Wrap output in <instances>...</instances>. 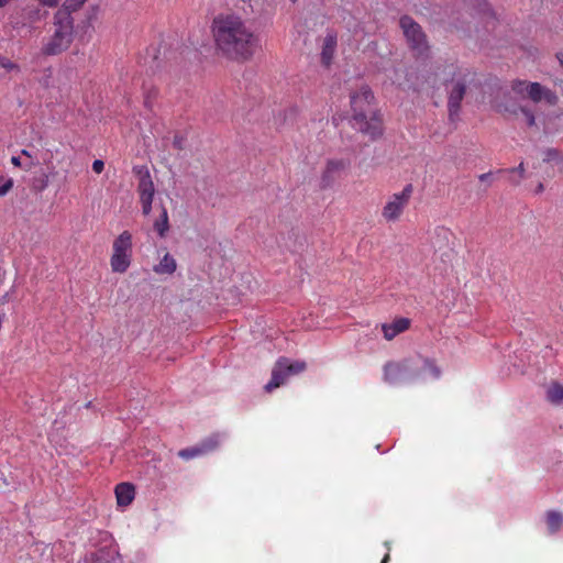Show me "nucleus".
Here are the masks:
<instances>
[{"label":"nucleus","mask_w":563,"mask_h":563,"mask_svg":"<svg viewBox=\"0 0 563 563\" xmlns=\"http://www.w3.org/2000/svg\"><path fill=\"white\" fill-rule=\"evenodd\" d=\"M13 187V180L4 176H0V197L5 196Z\"/></svg>","instance_id":"26"},{"label":"nucleus","mask_w":563,"mask_h":563,"mask_svg":"<svg viewBox=\"0 0 563 563\" xmlns=\"http://www.w3.org/2000/svg\"><path fill=\"white\" fill-rule=\"evenodd\" d=\"M374 99L372 90L363 86L358 92L351 95L353 110L352 126L357 131L376 139L382 134L380 119L372 111L371 103Z\"/></svg>","instance_id":"2"},{"label":"nucleus","mask_w":563,"mask_h":563,"mask_svg":"<svg viewBox=\"0 0 563 563\" xmlns=\"http://www.w3.org/2000/svg\"><path fill=\"white\" fill-rule=\"evenodd\" d=\"M117 551L110 548H101L95 552H91L78 563H115Z\"/></svg>","instance_id":"14"},{"label":"nucleus","mask_w":563,"mask_h":563,"mask_svg":"<svg viewBox=\"0 0 563 563\" xmlns=\"http://www.w3.org/2000/svg\"><path fill=\"white\" fill-rule=\"evenodd\" d=\"M134 170L140 176L137 185L140 199H153L155 189L150 172L144 167H134Z\"/></svg>","instance_id":"12"},{"label":"nucleus","mask_w":563,"mask_h":563,"mask_svg":"<svg viewBox=\"0 0 563 563\" xmlns=\"http://www.w3.org/2000/svg\"><path fill=\"white\" fill-rule=\"evenodd\" d=\"M563 525V515L559 511L547 512V527L550 534L556 533Z\"/></svg>","instance_id":"22"},{"label":"nucleus","mask_w":563,"mask_h":563,"mask_svg":"<svg viewBox=\"0 0 563 563\" xmlns=\"http://www.w3.org/2000/svg\"><path fill=\"white\" fill-rule=\"evenodd\" d=\"M288 377H289V375L285 371L284 363H280L279 361H277L272 371V378L265 385V390L272 391L273 389L282 386L283 384H285V382L287 380Z\"/></svg>","instance_id":"16"},{"label":"nucleus","mask_w":563,"mask_h":563,"mask_svg":"<svg viewBox=\"0 0 563 563\" xmlns=\"http://www.w3.org/2000/svg\"><path fill=\"white\" fill-rule=\"evenodd\" d=\"M544 399L554 407H563V384L551 380L544 386Z\"/></svg>","instance_id":"13"},{"label":"nucleus","mask_w":563,"mask_h":563,"mask_svg":"<svg viewBox=\"0 0 563 563\" xmlns=\"http://www.w3.org/2000/svg\"><path fill=\"white\" fill-rule=\"evenodd\" d=\"M11 163H12L14 166H16V167H22V166H23L25 169H29V168H31L33 165H35L37 162H33V161H32L31 163H29V164H24V165H23V164H22V162H21V157H20V156H12V157H11Z\"/></svg>","instance_id":"30"},{"label":"nucleus","mask_w":563,"mask_h":563,"mask_svg":"<svg viewBox=\"0 0 563 563\" xmlns=\"http://www.w3.org/2000/svg\"><path fill=\"white\" fill-rule=\"evenodd\" d=\"M43 5L46 7H56L59 0H38Z\"/></svg>","instance_id":"33"},{"label":"nucleus","mask_w":563,"mask_h":563,"mask_svg":"<svg viewBox=\"0 0 563 563\" xmlns=\"http://www.w3.org/2000/svg\"><path fill=\"white\" fill-rule=\"evenodd\" d=\"M115 496L119 506L130 505L135 496L134 486L130 483H120L115 487Z\"/></svg>","instance_id":"17"},{"label":"nucleus","mask_w":563,"mask_h":563,"mask_svg":"<svg viewBox=\"0 0 563 563\" xmlns=\"http://www.w3.org/2000/svg\"><path fill=\"white\" fill-rule=\"evenodd\" d=\"M349 162L345 159H329L321 175V188L331 187L340 175L347 168Z\"/></svg>","instance_id":"10"},{"label":"nucleus","mask_w":563,"mask_h":563,"mask_svg":"<svg viewBox=\"0 0 563 563\" xmlns=\"http://www.w3.org/2000/svg\"><path fill=\"white\" fill-rule=\"evenodd\" d=\"M292 2H295L296 0H291Z\"/></svg>","instance_id":"40"},{"label":"nucleus","mask_w":563,"mask_h":563,"mask_svg":"<svg viewBox=\"0 0 563 563\" xmlns=\"http://www.w3.org/2000/svg\"><path fill=\"white\" fill-rule=\"evenodd\" d=\"M542 191H543V185L539 184V186L537 188V192H542Z\"/></svg>","instance_id":"36"},{"label":"nucleus","mask_w":563,"mask_h":563,"mask_svg":"<svg viewBox=\"0 0 563 563\" xmlns=\"http://www.w3.org/2000/svg\"><path fill=\"white\" fill-rule=\"evenodd\" d=\"M336 47V35L334 33H328L323 40L321 60L322 64L329 66L332 62Z\"/></svg>","instance_id":"18"},{"label":"nucleus","mask_w":563,"mask_h":563,"mask_svg":"<svg viewBox=\"0 0 563 563\" xmlns=\"http://www.w3.org/2000/svg\"><path fill=\"white\" fill-rule=\"evenodd\" d=\"M388 560H389V554L387 553V554L384 556V559H383L382 563H387V561H388Z\"/></svg>","instance_id":"38"},{"label":"nucleus","mask_w":563,"mask_h":563,"mask_svg":"<svg viewBox=\"0 0 563 563\" xmlns=\"http://www.w3.org/2000/svg\"><path fill=\"white\" fill-rule=\"evenodd\" d=\"M55 31L51 40L43 47L45 55H57L69 47L74 37V24L69 21L54 18Z\"/></svg>","instance_id":"6"},{"label":"nucleus","mask_w":563,"mask_h":563,"mask_svg":"<svg viewBox=\"0 0 563 563\" xmlns=\"http://www.w3.org/2000/svg\"><path fill=\"white\" fill-rule=\"evenodd\" d=\"M280 363H284L285 371L288 373L289 376L296 375L305 371L306 363L300 361L290 362L286 357H280L278 360Z\"/></svg>","instance_id":"24"},{"label":"nucleus","mask_w":563,"mask_h":563,"mask_svg":"<svg viewBox=\"0 0 563 563\" xmlns=\"http://www.w3.org/2000/svg\"><path fill=\"white\" fill-rule=\"evenodd\" d=\"M86 1L87 0H65L62 7L56 11L54 18L69 21L74 24V18L71 14L79 10Z\"/></svg>","instance_id":"15"},{"label":"nucleus","mask_w":563,"mask_h":563,"mask_svg":"<svg viewBox=\"0 0 563 563\" xmlns=\"http://www.w3.org/2000/svg\"><path fill=\"white\" fill-rule=\"evenodd\" d=\"M399 25L409 46L419 55L427 51V40L421 26L410 16L400 18Z\"/></svg>","instance_id":"9"},{"label":"nucleus","mask_w":563,"mask_h":563,"mask_svg":"<svg viewBox=\"0 0 563 563\" xmlns=\"http://www.w3.org/2000/svg\"><path fill=\"white\" fill-rule=\"evenodd\" d=\"M413 192V187L408 184L400 192L393 194L383 208L382 216L387 222L398 221L408 206Z\"/></svg>","instance_id":"8"},{"label":"nucleus","mask_w":563,"mask_h":563,"mask_svg":"<svg viewBox=\"0 0 563 563\" xmlns=\"http://www.w3.org/2000/svg\"><path fill=\"white\" fill-rule=\"evenodd\" d=\"M490 176H492V173H485V174L479 175L478 178L481 181H486L490 178Z\"/></svg>","instance_id":"35"},{"label":"nucleus","mask_w":563,"mask_h":563,"mask_svg":"<svg viewBox=\"0 0 563 563\" xmlns=\"http://www.w3.org/2000/svg\"><path fill=\"white\" fill-rule=\"evenodd\" d=\"M44 13L45 12L38 5H26L22 9V24L25 25L26 23L40 21Z\"/></svg>","instance_id":"21"},{"label":"nucleus","mask_w":563,"mask_h":563,"mask_svg":"<svg viewBox=\"0 0 563 563\" xmlns=\"http://www.w3.org/2000/svg\"><path fill=\"white\" fill-rule=\"evenodd\" d=\"M177 268L175 258L166 253L163 258L153 267V271L159 275H172Z\"/></svg>","instance_id":"20"},{"label":"nucleus","mask_w":563,"mask_h":563,"mask_svg":"<svg viewBox=\"0 0 563 563\" xmlns=\"http://www.w3.org/2000/svg\"><path fill=\"white\" fill-rule=\"evenodd\" d=\"M154 229L158 233L161 238L165 235V233L169 229L168 224V213L165 207H162V212L159 218L154 222Z\"/></svg>","instance_id":"23"},{"label":"nucleus","mask_w":563,"mask_h":563,"mask_svg":"<svg viewBox=\"0 0 563 563\" xmlns=\"http://www.w3.org/2000/svg\"><path fill=\"white\" fill-rule=\"evenodd\" d=\"M409 327V320L400 318L393 323L383 324V333L386 340L394 339L397 334L404 332Z\"/></svg>","instance_id":"19"},{"label":"nucleus","mask_w":563,"mask_h":563,"mask_svg":"<svg viewBox=\"0 0 563 563\" xmlns=\"http://www.w3.org/2000/svg\"><path fill=\"white\" fill-rule=\"evenodd\" d=\"M212 34L218 51L230 59L246 60L260 46V38L251 25L234 13L216 16Z\"/></svg>","instance_id":"1"},{"label":"nucleus","mask_w":563,"mask_h":563,"mask_svg":"<svg viewBox=\"0 0 563 563\" xmlns=\"http://www.w3.org/2000/svg\"><path fill=\"white\" fill-rule=\"evenodd\" d=\"M450 78L444 79V86L448 93V110L450 120H454L461 110V102L465 96L466 89L475 80V73L468 68L450 66L446 69Z\"/></svg>","instance_id":"4"},{"label":"nucleus","mask_w":563,"mask_h":563,"mask_svg":"<svg viewBox=\"0 0 563 563\" xmlns=\"http://www.w3.org/2000/svg\"><path fill=\"white\" fill-rule=\"evenodd\" d=\"M440 377V369L429 360H420L417 363L405 361L402 363H388L384 367V379L393 386L410 383L415 379Z\"/></svg>","instance_id":"3"},{"label":"nucleus","mask_w":563,"mask_h":563,"mask_svg":"<svg viewBox=\"0 0 563 563\" xmlns=\"http://www.w3.org/2000/svg\"><path fill=\"white\" fill-rule=\"evenodd\" d=\"M561 155H560V152L556 150V148H547L544 151V157H543V161L549 163V162H552V161H561Z\"/></svg>","instance_id":"27"},{"label":"nucleus","mask_w":563,"mask_h":563,"mask_svg":"<svg viewBox=\"0 0 563 563\" xmlns=\"http://www.w3.org/2000/svg\"><path fill=\"white\" fill-rule=\"evenodd\" d=\"M219 442L220 440L218 434L211 435L192 448L180 450L178 455L184 460H191L213 451L218 448Z\"/></svg>","instance_id":"11"},{"label":"nucleus","mask_w":563,"mask_h":563,"mask_svg":"<svg viewBox=\"0 0 563 563\" xmlns=\"http://www.w3.org/2000/svg\"><path fill=\"white\" fill-rule=\"evenodd\" d=\"M110 265L113 273H125L131 265L132 235L123 231L113 242Z\"/></svg>","instance_id":"5"},{"label":"nucleus","mask_w":563,"mask_h":563,"mask_svg":"<svg viewBox=\"0 0 563 563\" xmlns=\"http://www.w3.org/2000/svg\"><path fill=\"white\" fill-rule=\"evenodd\" d=\"M508 174L510 175H514V174H519V178H515L512 176L509 177V180L515 184V185H518L520 183V180L525 177V164L521 162L518 167L516 168H510V169H507L506 170Z\"/></svg>","instance_id":"25"},{"label":"nucleus","mask_w":563,"mask_h":563,"mask_svg":"<svg viewBox=\"0 0 563 563\" xmlns=\"http://www.w3.org/2000/svg\"><path fill=\"white\" fill-rule=\"evenodd\" d=\"M559 60H560L561 65H563V54L559 55Z\"/></svg>","instance_id":"39"},{"label":"nucleus","mask_w":563,"mask_h":563,"mask_svg":"<svg viewBox=\"0 0 563 563\" xmlns=\"http://www.w3.org/2000/svg\"><path fill=\"white\" fill-rule=\"evenodd\" d=\"M104 168V163L101 159H96L92 163V170L97 174H100Z\"/></svg>","instance_id":"32"},{"label":"nucleus","mask_w":563,"mask_h":563,"mask_svg":"<svg viewBox=\"0 0 563 563\" xmlns=\"http://www.w3.org/2000/svg\"><path fill=\"white\" fill-rule=\"evenodd\" d=\"M21 154H22L23 156H26V157L31 158V159L35 158L34 153H33L31 150H27V148H23V150L21 151Z\"/></svg>","instance_id":"34"},{"label":"nucleus","mask_w":563,"mask_h":563,"mask_svg":"<svg viewBox=\"0 0 563 563\" xmlns=\"http://www.w3.org/2000/svg\"><path fill=\"white\" fill-rule=\"evenodd\" d=\"M520 111L525 115V118L527 120V124L529 126H533L536 124V118H534L532 110L527 107H521Z\"/></svg>","instance_id":"28"},{"label":"nucleus","mask_w":563,"mask_h":563,"mask_svg":"<svg viewBox=\"0 0 563 563\" xmlns=\"http://www.w3.org/2000/svg\"><path fill=\"white\" fill-rule=\"evenodd\" d=\"M142 205V212L144 216H148L152 210L153 199H140Z\"/></svg>","instance_id":"31"},{"label":"nucleus","mask_w":563,"mask_h":563,"mask_svg":"<svg viewBox=\"0 0 563 563\" xmlns=\"http://www.w3.org/2000/svg\"><path fill=\"white\" fill-rule=\"evenodd\" d=\"M512 90L519 95L526 93V96L534 103L544 101L549 106H555L559 101L554 91L539 82L517 80L512 84Z\"/></svg>","instance_id":"7"},{"label":"nucleus","mask_w":563,"mask_h":563,"mask_svg":"<svg viewBox=\"0 0 563 563\" xmlns=\"http://www.w3.org/2000/svg\"><path fill=\"white\" fill-rule=\"evenodd\" d=\"M0 66L7 70L19 69V66L16 64L2 56H0Z\"/></svg>","instance_id":"29"},{"label":"nucleus","mask_w":563,"mask_h":563,"mask_svg":"<svg viewBox=\"0 0 563 563\" xmlns=\"http://www.w3.org/2000/svg\"><path fill=\"white\" fill-rule=\"evenodd\" d=\"M10 0H0V7H4Z\"/></svg>","instance_id":"37"}]
</instances>
